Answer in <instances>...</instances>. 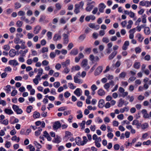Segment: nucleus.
Here are the masks:
<instances>
[{
  "mask_svg": "<svg viewBox=\"0 0 151 151\" xmlns=\"http://www.w3.org/2000/svg\"><path fill=\"white\" fill-rule=\"evenodd\" d=\"M118 91L119 93V97H124L127 96L126 99L129 100L130 102H132L134 100V97L133 96H130L128 95V92L127 91H124V89L122 87H119Z\"/></svg>",
  "mask_w": 151,
  "mask_h": 151,
  "instance_id": "f257e3e1",
  "label": "nucleus"
},
{
  "mask_svg": "<svg viewBox=\"0 0 151 151\" xmlns=\"http://www.w3.org/2000/svg\"><path fill=\"white\" fill-rule=\"evenodd\" d=\"M81 66L86 70H87L90 68V67L88 65V60L86 59H83L82 60Z\"/></svg>",
  "mask_w": 151,
  "mask_h": 151,
  "instance_id": "f03ea898",
  "label": "nucleus"
},
{
  "mask_svg": "<svg viewBox=\"0 0 151 151\" xmlns=\"http://www.w3.org/2000/svg\"><path fill=\"white\" fill-rule=\"evenodd\" d=\"M63 43L64 44L66 45L68 44L69 42V39L68 35L65 33L63 34Z\"/></svg>",
  "mask_w": 151,
  "mask_h": 151,
  "instance_id": "7ed1b4c3",
  "label": "nucleus"
},
{
  "mask_svg": "<svg viewBox=\"0 0 151 151\" xmlns=\"http://www.w3.org/2000/svg\"><path fill=\"white\" fill-rule=\"evenodd\" d=\"M102 70L103 68L102 66L98 67L95 71L94 75L96 76L99 75L102 72Z\"/></svg>",
  "mask_w": 151,
  "mask_h": 151,
  "instance_id": "20e7f679",
  "label": "nucleus"
},
{
  "mask_svg": "<svg viewBox=\"0 0 151 151\" xmlns=\"http://www.w3.org/2000/svg\"><path fill=\"white\" fill-rule=\"evenodd\" d=\"M106 6L103 3H101L99 6V11L100 12L102 13L104 12V9L106 8Z\"/></svg>",
  "mask_w": 151,
  "mask_h": 151,
  "instance_id": "39448f33",
  "label": "nucleus"
},
{
  "mask_svg": "<svg viewBox=\"0 0 151 151\" xmlns=\"http://www.w3.org/2000/svg\"><path fill=\"white\" fill-rule=\"evenodd\" d=\"M74 82L75 83L81 84L83 82V80L79 78L78 77H77V76H74Z\"/></svg>",
  "mask_w": 151,
  "mask_h": 151,
  "instance_id": "423d86ee",
  "label": "nucleus"
},
{
  "mask_svg": "<svg viewBox=\"0 0 151 151\" xmlns=\"http://www.w3.org/2000/svg\"><path fill=\"white\" fill-rule=\"evenodd\" d=\"M61 127V125L59 121H57L55 122L53 124V128L54 130L58 129Z\"/></svg>",
  "mask_w": 151,
  "mask_h": 151,
  "instance_id": "0eeeda50",
  "label": "nucleus"
},
{
  "mask_svg": "<svg viewBox=\"0 0 151 151\" xmlns=\"http://www.w3.org/2000/svg\"><path fill=\"white\" fill-rule=\"evenodd\" d=\"M75 140L76 144L78 145H83L81 139L79 137H76Z\"/></svg>",
  "mask_w": 151,
  "mask_h": 151,
  "instance_id": "6e6552de",
  "label": "nucleus"
},
{
  "mask_svg": "<svg viewBox=\"0 0 151 151\" xmlns=\"http://www.w3.org/2000/svg\"><path fill=\"white\" fill-rule=\"evenodd\" d=\"M9 64L14 66H17L19 64L18 62L15 60H10L9 61Z\"/></svg>",
  "mask_w": 151,
  "mask_h": 151,
  "instance_id": "1a4fd4ad",
  "label": "nucleus"
},
{
  "mask_svg": "<svg viewBox=\"0 0 151 151\" xmlns=\"http://www.w3.org/2000/svg\"><path fill=\"white\" fill-rule=\"evenodd\" d=\"M41 27L39 25H37L34 28V33L35 34H37L41 29Z\"/></svg>",
  "mask_w": 151,
  "mask_h": 151,
  "instance_id": "9d476101",
  "label": "nucleus"
},
{
  "mask_svg": "<svg viewBox=\"0 0 151 151\" xmlns=\"http://www.w3.org/2000/svg\"><path fill=\"white\" fill-rule=\"evenodd\" d=\"M139 5L142 6H145L147 7H149V1H141L139 2Z\"/></svg>",
  "mask_w": 151,
  "mask_h": 151,
  "instance_id": "9b49d317",
  "label": "nucleus"
},
{
  "mask_svg": "<svg viewBox=\"0 0 151 151\" xmlns=\"http://www.w3.org/2000/svg\"><path fill=\"white\" fill-rule=\"evenodd\" d=\"M61 64L63 68L67 67L70 64V60L69 59L67 60L65 62H62Z\"/></svg>",
  "mask_w": 151,
  "mask_h": 151,
  "instance_id": "f8f14e48",
  "label": "nucleus"
},
{
  "mask_svg": "<svg viewBox=\"0 0 151 151\" xmlns=\"http://www.w3.org/2000/svg\"><path fill=\"white\" fill-rule=\"evenodd\" d=\"M80 8L78 4H76L75 5V9L74 12L76 14H78L80 12Z\"/></svg>",
  "mask_w": 151,
  "mask_h": 151,
  "instance_id": "ddd939ff",
  "label": "nucleus"
},
{
  "mask_svg": "<svg viewBox=\"0 0 151 151\" xmlns=\"http://www.w3.org/2000/svg\"><path fill=\"white\" fill-rule=\"evenodd\" d=\"M121 64V62L119 60H118L116 62L115 64H113L112 65V68H116L119 67Z\"/></svg>",
  "mask_w": 151,
  "mask_h": 151,
  "instance_id": "4468645a",
  "label": "nucleus"
},
{
  "mask_svg": "<svg viewBox=\"0 0 151 151\" xmlns=\"http://www.w3.org/2000/svg\"><path fill=\"white\" fill-rule=\"evenodd\" d=\"M38 73L37 75L36 76L37 78H41L40 77L41 76L42 74L43 73V70L41 68H39L38 70Z\"/></svg>",
  "mask_w": 151,
  "mask_h": 151,
  "instance_id": "2eb2a0df",
  "label": "nucleus"
},
{
  "mask_svg": "<svg viewBox=\"0 0 151 151\" xmlns=\"http://www.w3.org/2000/svg\"><path fill=\"white\" fill-rule=\"evenodd\" d=\"M141 112L143 115V116L144 118H147L149 117V115L148 113H147V111L146 109H142L141 111Z\"/></svg>",
  "mask_w": 151,
  "mask_h": 151,
  "instance_id": "dca6fc26",
  "label": "nucleus"
},
{
  "mask_svg": "<svg viewBox=\"0 0 151 151\" xmlns=\"http://www.w3.org/2000/svg\"><path fill=\"white\" fill-rule=\"evenodd\" d=\"M61 38V36L58 34H55L53 37V40L54 41H56L60 40Z\"/></svg>",
  "mask_w": 151,
  "mask_h": 151,
  "instance_id": "f3484780",
  "label": "nucleus"
},
{
  "mask_svg": "<svg viewBox=\"0 0 151 151\" xmlns=\"http://www.w3.org/2000/svg\"><path fill=\"white\" fill-rule=\"evenodd\" d=\"M129 45V42L128 41H126L125 42L122 47V49L124 50H126L128 46Z\"/></svg>",
  "mask_w": 151,
  "mask_h": 151,
  "instance_id": "a211bd4d",
  "label": "nucleus"
},
{
  "mask_svg": "<svg viewBox=\"0 0 151 151\" xmlns=\"http://www.w3.org/2000/svg\"><path fill=\"white\" fill-rule=\"evenodd\" d=\"M16 51L14 49L11 50L9 52V55L12 57H14L16 54Z\"/></svg>",
  "mask_w": 151,
  "mask_h": 151,
  "instance_id": "6ab92c4d",
  "label": "nucleus"
},
{
  "mask_svg": "<svg viewBox=\"0 0 151 151\" xmlns=\"http://www.w3.org/2000/svg\"><path fill=\"white\" fill-rule=\"evenodd\" d=\"M28 50L27 49H26L24 50H21L19 52V54L20 55L22 56H25L26 53L28 52Z\"/></svg>",
  "mask_w": 151,
  "mask_h": 151,
  "instance_id": "aec40b11",
  "label": "nucleus"
},
{
  "mask_svg": "<svg viewBox=\"0 0 151 151\" xmlns=\"http://www.w3.org/2000/svg\"><path fill=\"white\" fill-rule=\"evenodd\" d=\"M44 136H45L49 141H50L51 140V138L50 137L49 134L46 131H45L44 132Z\"/></svg>",
  "mask_w": 151,
  "mask_h": 151,
  "instance_id": "412c9836",
  "label": "nucleus"
},
{
  "mask_svg": "<svg viewBox=\"0 0 151 151\" xmlns=\"http://www.w3.org/2000/svg\"><path fill=\"white\" fill-rule=\"evenodd\" d=\"M98 94L100 96H104L105 94V91L102 89L100 88L99 89L97 92Z\"/></svg>",
  "mask_w": 151,
  "mask_h": 151,
  "instance_id": "4be33fe9",
  "label": "nucleus"
},
{
  "mask_svg": "<svg viewBox=\"0 0 151 151\" xmlns=\"http://www.w3.org/2000/svg\"><path fill=\"white\" fill-rule=\"evenodd\" d=\"M81 89L79 88H77L74 92V93L77 96H80L81 95L80 92Z\"/></svg>",
  "mask_w": 151,
  "mask_h": 151,
  "instance_id": "5701e85b",
  "label": "nucleus"
},
{
  "mask_svg": "<svg viewBox=\"0 0 151 151\" xmlns=\"http://www.w3.org/2000/svg\"><path fill=\"white\" fill-rule=\"evenodd\" d=\"M117 53V52L116 51L113 52L109 57V60H111L113 58Z\"/></svg>",
  "mask_w": 151,
  "mask_h": 151,
  "instance_id": "b1692460",
  "label": "nucleus"
},
{
  "mask_svg": "<svg viewBox=\"0 0 151 151\" xmlns=\"http://www.w3.org/2000/svg\"><path fill=\"white\" fill-rule=\"evenodd\" d=\"M78 53V50L77 49L74 48L71 50L70 53V54L71 55H77Z\"/></svg>",
  "mask_w": 151,
  "mask_h": 151,
  "instance_id": "393cba45",
  "label": "nucleus"
},
{
  "mask_svg": "<svg viewBox=\"0 0 151 151\" xmlns=\"http://www.w3.org/2000/svg\"><path fill=\"white\" fill-rule=\"evenodd\" d=\"M104 101L103 99H100L98 103V106L99 108H102L104 106Z\"/></svg>",
  "mask_w": 151,
  "mask_h": 151,
  "instance_id": "a878e982",
  "label": "nucleus"
},
{
  "mask_svg": "<svg viewBox=\"0 0 151 151\" xmlns=\"http://www.w3.org/2000/svg\"><path fill=\"white\" fill-rule=\"evenodd\" d=\"M144 32L146 35H149L150 33V28L148 27H145V28Z\"/></svg>",
  "mask_w": 151,
  "mask_h": 151,
  "instance_id": "bb28decb",
  "label": "nucleus"
},
{
  "mask_svg": "<svg viewBox=\"0 0 151 151\" xmlns=\"http://www.w3.org/2000/svg\"><path fill=\"white\" fill-rule=\"evenodd\" d=\"M4 111L5 113L8 115H11L13 113V112L11 109H5Z\"/></svg>",
  "mask_w": 151,
  "mask_h": 151,
  "instance_id": "cd10ccee",
  "label": "nucleus"
},
{
  "mask_svg": "<svg viewBox=\"0 0 151 151\" xmlns=\"http://www.w3.org/2000/svg\"><path fill=\"white\" fill-rule=\"evenodd\" d=\"M88 6H87L85 9L86 11L87 12H90L94 7L93 5H88Z\"/></svg>",
  "mask_w": 151,
  "mask_h": 151,
  "instance_id": "c85d7f7f",
  "label": "nucleus"
},
{
  "mask_svg": "<svg viewBox=\"0 0 151 151\" xmlns=\"http://www.w3.org/2000/svg\"><path fill=\"white\" fill-rule=\"evenodd\" d=\"M80 69V67L78 65H76L75 66H73L71 68V72L75 71L76 70H79Z\"/></svg>",
  "mask_w": 151,
  "mask_h": 151,
  "instance_id": "c756f323",
  "label": "nucleus"
},
{
  "mask_svg": "<svg viewBox=\"0 0 151 151\" xmlns=\"http://www.w3.org/2000/svg\"><path fill=\"white\" fill-rule=\"evenodd\" d=\"M140 63L138 62H135L133 65L134 68L137 69H138L140 68Z\"/></svg>",
  "mask_w": 151,
  "mask_h": 151,
  "instance_id": "7c9ffc66",
  "label": "nucleus"
},
{
  "mask_svg": "<svg viewBox=\"0 0 151 151\" xmlns=\"http://www.w3.org/2000/svg\"><path fill=\"white\" fill-rule=\"evenodd\" d=\"M33 116L35 119L37 118L40 117V114L39 112L35 111L34 112Z\"/></svg>",
  "mask_w": 151,
  "mask_h": 151,
  "instance_id": "2f4dec72",
  "label": "nucleus"
},
{
  "mask_svg": "<svg viewBox=\"0 0 151 151\" xmlns=\"http://www.w3.org/2000/svg\"><path fill=\"white\" fill-rule=\"evenodd\" d=\"M146 17L147 16L145 14H144L142 16V23H146Z\"/></svg>",
  "mask_w": 151,
  "mask_h": 151,
  "instance_id": "473e14b6",
  "label": "nucleus"
},
{
  "mask_svg": "<svg viewBox=\"0 0 151 151\" xmlns=\"http://www.w3.org/2000/svg\"><path fill=\"white\" fill-rule=\"evenodd\" d=\"M124 103V101L122 99H120L119 101V103L118 105V106L119 107L122 106V105Z\"/></svg>",
  "mask_w": 151,
  "mask_h": 151,
  "instance_id": "72a5a7b5",
  "label": "nucleus"
},
{
  "mask_svg": "<svg viewBox=\"0 0 151 151\" xmlns=\"http://www.w3.org/2000/svg\"><path fill=\"white\" fill-rule=\"evenodd\" d=\"M127 75V73L125 72H122L119 76V77L122 78H124Z\"/></svg>",
  "mask_w": 151,
  "mask_h": 151,
  "instance_id": "f704fd0d",
  "label": "nucleus"
},
{
  "mask_svg": "<svg viewBox=\"0 0 151 151\" xmlns=\"http://www.w3.org/2000/svg\"><path fill=\"white\" fill-rule=\"evenodd\" d=\"M20 42L22 43L21 48L22 49H25L27 47L25 45V42L23 41V40H21L20 41Z\"/></svg>",
  "mask_w": 151,
  "mask_h": 151,
  "instance_id": "c9c22d12",
  "label": "nucleus"
},
{
  "mask_svg": "<svg viewBox=\"0 0 151 151\" xmlns=\"http://www.w3.org/2000/svg\"><path fill=\"white\" fill-rule=\"evenodd\" d=\"M41 80V78H37V77H35V78L33 80V81L34 83L36 85H37L39 83L38 80Z\"/></svg>",
  "mask_w": 151,
  "mask_h": 151,
  "instance_id": "e433bc0d",
  "label": "nucleus"
},
{
  "mask_svg": "<svg viewBox=\"0 0 151 151\" xmlns=\"http://www.w3.org/2000/svg\"><path fill=\"white\" fill-rule=\"evenodd\" d=\"M11 139L12 140V141H17V142H18L20 140L19 138V137H17V136L16 135H15L12 137L11 138Z\"/></svg>",
  "mask_w": 151,
  "mask_h": 151,
  "instance_id": "4c0bfd02",
  "label": "nucleus"
},
{
  "mask_svg": "<svg viewBox=\"0 0 151 151\" xmlns=\"http://www.w3.org/2000/svg\"><path fill=\"white\" fill-rule=\"evenodd\" d=\"M27 148H29L30 151H34L35 150V147L31 144L27 146Z\"/></svg>",
  "mask_w": 151,
  "mask_h": 151,
  "instance_id": "58836bf2",
  "label": "nucleus"
},
{
  "mask_svg": "<svg viewBox=\"0 0 151 151\" xmlns=\"http://www.w3.org/2000/svg\"><path fill=\"white\" fill-rule=\"evenodd\" d=\"M148 127V124L147 123H145L141 125V127L143 129H144L147 128Z\"/></svg>",
  "mask_w": 151,
  "mask_h": 151,
  "instance_id": "ea45409f",
  "label": "nucleus"
},
{
  "mask_svg": "<svg viewBox=\"0 0 151 151\" xmlns=\"http://www.w3.org/2000/svg\"><path fill=\"white\" fill-rule=\"evenodd\" d=\"M52 32L49 31L47 33V36L48 37V40H50L52 38Z\"/></svg>",
  "mask_w": 151,
  "mask_h": 151,
  "instance_id": "a19ab883",
  "label": "nucleus"
},
{
  "mask_svg": "<svg viewBox=\"0 0 151 151\" xmlns=\"http://www.w3.org/2000/svg\"><path fill=\"white\" fill-rule=\"evenodd\" d=\"M22 22L20 20L18 21L16 23V25L18 27H20L23 24Z\"/></svg>",
  "mask_w": 151,
  "mask_h": 151,
  "instance_id": "79ce46f5",
  "label": "nucleus"
},
{
  "mask_svg": "<svg viewBox=\"0 0 151 151\" xmlns=\"http://www.w3.org/2000/svg\"><path fill=\"white\" fill-rule=\"evenodd\" d=\"M32 108L33 107L31 106H27L26 110V112L28 113H29L31 111V110Z\"/></svg>",
  "mask_w": 151,
  "mask_h": 151,
  "instance_id": "37998d69",
  "label": "nucleus"
},
{
  "mask_svg": "<svg viewBox=\"0 0 151 151\" xmlns=\"http://www.w3.org/2000/svg\"><path fill=\"white\" fill-rule=\"evenodd\" d=\"M55 6L56 9L58 10H60L62 7L60 3H58L56 4Z\"/></svg>",
  "mask_w": 151,
  "mask_h": 151,
  "instance_id": "c03bdc74",
  "label": "nucleus"
},
{
  "mask_svg": "<svg viewBox=\"0 0 151 151\" xmlns=\"http://www.w3.org/2000/svg\"><path fill=\"white\" fill-rule=\"evenodd\" d=\"M18 14L19 16H24L25 14V13L24 12L21 10L18 12Z\"/></svg>",
  "mask_w": 151,
  "mask_h": 151,
  "instance_id": "a18cd8bd",
  "label": "nucleus"
},
{
  "mask_svg": "<svg viewBox=\"0 0 151 151\" xmlns=\"http://www.w3.org/2000/svg\"><path fill=\"white\" fill-rule=\"evenodd\" d=\"M83 141H82L83 142V145L86 144L88 142V139L86 136H84L83 137Z\"/></svg>",
  "mask_w": 151,
  "mask_h": 151,
  "instance_id": "49530a36",
  "label": "nucleus"
},
{
  "mask_svg": "<svg viewBox=\"0 0 151 151\" xmlns=\"http://www.w3.org/2000/svg\"><path fill=\"white\" fill-rule=\"evenodd\" d=\"M60 86V83L59 82H56L53 83V86L55 88H58Z\"/></svg>",
  "mask_w": 151,
  "mask_h": 151,
  "instance_id": "de8ad7c7",
  "label": "nucleus"
},
{
  "mask_svg": "<svg viewBox=\"0 0 151 151\" xmlns=\"http://www.w3.org/2000/svg\"><path fill=\"white\" fill-rule=\"evenodd\" d=\"M68 85L69 87L71 89H73L76 88V86H74L73 84L71 83H68Z\"/></svg>",
  "mask_w": 151,
  "mask_h": 151,
  "instance_id": "09e8293b",
  "label": "nucleus"
},
{
  "mask_svg": "<svg viewBox=\"0 0 151 151\" xmlns=\"http://www.w3.org/2000/svg\"><path fill=\"white\" fill-rule=\"evenodd\" d=\"M34 144L37 148H41L42 147L41 145L36 141L34 142Z\"/></svg>",
  "mask_w": 151,
  "mask_h": 151,
  "instance_id": "8fccbe9b",
  "label": "nucleus"
},
{
  "mask_svg": "<svg viewBox=\"0 0 151 151\" xmlns=\"http://www.w3.org/2000/svg\"><path fill=\"white\" fill-rule=\"evenodd\" d=\"M6 93H9L10 92L11 90V86L9 85H7L6 86Z\"/></svg>",
  "mask_w": 151,
  "mask_h": 151,
  "instance_id": "3c124183",
  "label": "nucleus"
},
{
  "mask_svg": "<svg viewBox=\"0 0 151 151\" xmlns=\"http://www.w3.org/2000/svg\"><path fill=\"white\" fill-rule=\"evenodd\" d=\"M21 5L19 3L17 2L15 4L14 7L16 9H19L21 7Z\"/></svg>",
  "mask_w": 151,
  "mask_h": 151,
  "instance_id": "603ef678",
  "label": "nucleus"
},
{
  "mask_svg": "<svg viewBox=\"0 0 151 151\" xmlns=\"http://www.w3.org/2000/svg\"><path fill=\"white\" fill-rule=\"evenodd\" d=\"M128 110L129 109L127 107H125L123 108H121L120 109V111L121 113H123L125 111H128Z\"/></svg>",
  "mask_w": 151,
  "mask_h": 151,
  "instance_id": "864d4df0",
  "label": "nucleus"
},
{
  "mask_svg": "<svg viewBox=\"0 0 151 151\" xmlns=\"http://www.w3.org/2000/svg\"><path fill=\"white\" fill-rule=\"evenodd\" d=\"M70 71V69L67 67H65L64 68L63 72L66 74L68 73Z\"/></svg>",
  "mask_w": 151,
  "mask_h": 151,
  "instance_id": "5fc2aeb1",
  "label": "nucleus"
},
{
  "mask_svg": "<svg viewBox=\"0 0 151 151\" xmlns=\"http://www.w3.org/2000/svg\"><path fill=\"white\" fill-rule=\"evenodd\" d=\"M86 122L85 121H83L80 124V126L81 129H84L85 127V124Z\"/></svg>",
  "mask_w": 151,
  "mask_h": 151,
  "instance_id": "6e6d98bb",
  "label": "nucleus"
},
{
  "mask_svg": "<svg viewBox=\"0 0 151 151\" xmlns=\"http://www.w3.org/2000/svg\"><path fill=\"white\" fill-rule=\"evenodd\" d=\"M48 51V48L47 47H43L41 50V52L42 53H44L45 52H47Z\"/></svg>",
  "mask_w": 151,
  "mask_h": 151,
  "instance_id": "4d7b16f0",
  "label": "nucleus"
},
{
  "mask_svg": "<svg viewBox=\"0 0 151 151\" xmlns=\"http://www.w3.org/2000/svg\"><path fill=\"white\" fill-rule=\"evenodd\" d=\"M95 120L96 122H97L99 123H101L103 122L102 119L99 117H96Z\"/></svg>",
  "mask_w": 151,
  "mask_h": 151,
  "instance_id": "13d9d810",
  "label": "nucleus"
},
{
  "mask_svg": "<svg viewBox=\"0 0 151 151\" xmlns=\"http://www.w3.org/2000/svg\"><path fill=\"white\" fill-rule=\"evenodd\" d=\"M0 122L3 124L7 125L8 124L9 121L8 119H6L1 121Z\"/></svg>",
  "mask_w": 151,
  "mask_h": 151,
  "instance_id": "bf43d9fd",
  "label": "nucleus"
},
{
  "mask_svg": "<svg viewBox=\"0 0 151 151\" xmlns=\"http://www.w3.org/2000/svg\"><path fill=\"white\" fill-rule=\"evenodd\" d=\"M107 136L109 139H111L113 137L114 135L111 132H109L107 134Z\"/></svg>",
  "mask_w": 151,
  "mask_h": 151,
  "instance_id": "052dcab7",
  "label": "nucleus"
},
{
  "mask_svg": "<svg viewBox=\"0 0 151 151\" xmlns=\"http://www.w3.org/2000/svg\"><path fill=\"white\" fill-rule=\"evenodd\" d=\"M49 63V62L46 60L43 61L42 64L43 66H47Z\"/></svg>",
  "mask_w": 151,
  "mask_h": 151,
  "instance_id": "680f3d73",
  "label": "nucleus"
},
{
  "mask_svg": "<svg viewBox=\"0 0 151 151\" xmlns=\"http://www.w3.org/2000/svg\"><path fill=\"white\" fill-rule=\"evenodd\" d=\"M11 143L10 142L6 141L5 144V147L7 148H9L11 145Z\"/></svg>",
  "mask_w": 151,
  "mask_h": 151,
  "instance_id": "e2e57ef3",
  "label": "nucleus"
},
{
  "mask_svg": "<svg viewBox=\"0 0 151 151\" xmlns=\"http://www.w3.org/2000/svg\"><path fill=\"white\" fill-rule=\"evenodd\" d=\"M104 87L107 91L108 90L109 88L110 87V84L109 83H106L104 85Z\"/></svg>",
  "mask_w": 151,
  "mask_h": 151,
  "instance_id": "0e129e2a",
  "label": "nucleus"
},
{
  "mask_svg": "<svg viewBox=\"0 0 151 151\" xmlns=\"http://www.w3.org/2000/svg\"><path fill=\"white\" fill-rule=\"evenodd\" d=\"M61 67V65L59 63H58L57 64L55 65V68L57 70H59Z\"/></svg>",
  "mask_w": 151,
  "mask_h": 151,
  "instance_id": "69168bd1",
  "label": "nucleus"
},
{
  "mask_svg": "<svg viewBox=\"0 0 151 151\" xmlns=\"http://www.w3.org/2000/svg\"><path fill=\"white\" fill-rule=\"evenodd\" d=\"M3 49L6 51L9 50L10 49V47L9 45H6L4 46Z\"/></svg>",
  "mask_w": 151,
  "mask_h": 151,
  "instance_id": "338daca9",
  "label": "nucleus"
},
{
  "mask_svg": "<svg viewBox=\"0 0 151 151\" xmlns=\"http://www.w3.org/2000/svg\"><path fill=\"white\" fill-rule=\"evenodd\" d=\"M86 37V36L84 35H81L79 37V40L81 41H83Z\"/></svg>",
  "mask_w": 151,
  "mask_h": 151,
  "instance_id": "774afa93",
  "label": "nucleus"
}]
</instances>
